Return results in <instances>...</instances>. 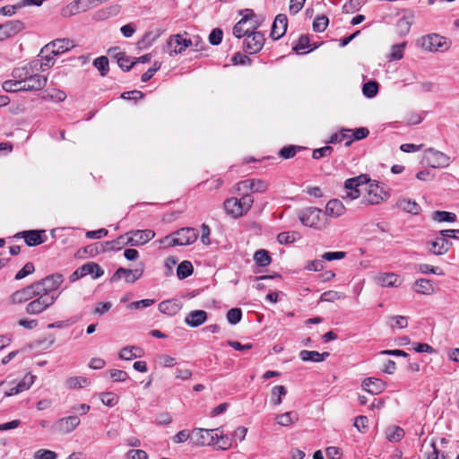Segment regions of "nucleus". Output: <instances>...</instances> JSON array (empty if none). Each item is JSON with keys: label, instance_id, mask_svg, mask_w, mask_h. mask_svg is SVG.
<instances>
[{"label": "nucleus", "instance_id": "obj_48", "mask_svg": "<svg viewBox=\"0 0 459 459\" xmlns=\"http://www.w3.org/2000/svg\"><path fill=\"white\" fill-rule=\"evenodd\" d=\"M329 23V20L327 16L322 14L317 17L313 22V30L316 32H323L325 30Z\"/></svg>", "mask_w": 459, "mask_h": 459}, {"label": "nucleus", "instance_id": "obj_46", "mask_svg": "<svg viewBox=\"0 0 459 459\" xmlns=\"http://www.w3.org/2000/svg\"><path fill=\"white\" fill-rule=\"evenodd\" d=\"M79 13H82V10L78 4L77 0H74L72 3L68 4L61 10V15L63 17H71Z\"/></svg>", "mask_w": 459, "mask_h": 459}, {"label": "nucleus", "instance_id": "obj_26", "mask_svg": "<svg viewBox=\"0 0 459 459\" xmlns=\"http://www.w3.org/2000/svg\"><path fill=\"white\" fill-rule=\"evenodd\" d=\"M345 206L339 199H332L326 204L325 216L340 217L345 212Z\"/></svg>", "mask_w": 459, "mask_h": 459}, {"label": "nucleus", "instance_id": "obj_20", "mask_svg": "<svg viewBox=\"0 0 459 459\" xmlns=\"http://www.w3.org/2000/svg\"><path fill=\"white\" fill-rule=\"evenodd\" d=\"M223 207L226 213L233 218H238L245 214L241 202L237 197L227 198L223 203Z\"/></svg>", "mask_w": 459, "mask_h": 459}, {"label": "nucleus", "instance_id": "obj_45", "mask_svg": "<svg viewBox=\"0 0 459 459\" xmlns=\"http://www.w3.org/2000/svg\"><path fill=\"white\" fill-rule=\"evenodd\" d=\"M93 65H94V67H96L98 69V71L100 72L101 76H105L109 70L108 59L105 56L97 57L93 61Z\"/></svg>", "mask_w": 459, "mask_h": 459}, {"label": "nucleus", "instance_id": "obj_27", "mask_svg": "<svg viewBox=\"0 0 459 459\" xmlns=\"http://www.w3.org/2000/svg\"><path fill=\"white\" fill-rule=\"evenodd\" d=\"M330 355L329 352L325 351L320 353L316 351H307L303 350L299 352V358L303 361H314V362H321L324 361Z\"/></svg>", "mask_w": 459, "mask_h": 459}, {"label": "nucleus", "instance_id": "obj_42", "mask_svg": "<svg viewBox=\"0 0 459 459\" xmlns=\"http://www.w3.org/2000/svg\"><path fill=\"white\" fill-rule=\"evenodd\" d=\"M287 394V389L284 385H276L272 389L271 403L273 405H279L281 403V396Z\"/></svg>", "mask_w": 459, "mask_h": 459}, {"label": "nucleus", "instance_id": "obj_47", "mask_svg": "<svg viewBox=\"0 0 459 459\" xmlns=\"http://www.w3.org/2000/svg\"><path fill=\"white\" fill-rule=\"evenodd\" d=\"M378 83L376 81H368L363 84L362 92L368 98H373L377 94Z\"/></svg>", "mask_w": 459, "mask_h": 459}, {"label": "nucleus", "instance_id": "obj_53", "mask_svg": "<svg viewBox=\"0 0 459 459\" xmlns=\"http://www.w3.org/2000/svg\"><path fill=\"white\" fill-rule=\"evenodd\" d=\"M100 400L104 405L113 407L117 403L118 396L112 392H105L100 394Z\"/></svg>", "mask_w": 459, "mask_h": 459}, {"label": "nucleus", "instance_id": "obj_3", "mask_svg": "<svg viewBox=\"0 0 459 459\" xmlns=\"http://www.w3.org/2000/svg\"><path fill=\"white\" fill-rule=\"evenodd\" d=\"M63 281L64 276L61 273H54L35 281V284L39 287L38 290L39 295L58 297L56 290Z\"/></svg>", "mask_w": 459, "mask_h": 459}, {"label": "nucleus", "instance_id": "obj_49", "mask_svg": "<svg viewBox=\"0 0 459 459\" xmlns=\"http://www.w3.org/2000/svg\"><path fill=\"white\" fill-rule=\"evenodd\" d=\"M182 38L183 36L180 34L171 35L169 38L167 44L170 55L175 54V50L182 47Z\"/></svg>", "mask_w": 459, "mask_h": 459}, {"label": "nucleus", "instance_id": "obj_33", "mask_svg": "<svg viewBox=\"0 0 459 459\" xmlns=\"http://www.w3.org/2000/svg\"><path fill=\"white\" fill-rule=\"evenodd\" d=\"M377 282L382 287H394L397 286L398 275L394 273H381L376 278Z\"/></svg>", "mask_w": 459, "mask_h": 459}, {"label": "nucleus", "instance_id": "obj_41", "mask_svg": "<svg viewBox=\"0 0 459 459\" xmlns=\"http://www.w3.org/2000/svg\"><path fill=\"white\" fill-rule=\"evenodd\" d=\"M194 267L189 261L181 262L177 268V275L178 279L183 280L193 273Z\"/></svg>", "mask_w": 459, "mask_h": 459}, {"label": "nucleus", "instance_id": "obj_12", "mask_svg": "<svg viewBox=\"0 0 459 459\" xmlns=\"http://www.w3.org/2000/svg\"><path fill=\"white\" fill-rule=\"evenodd\" d=\"M41 69L42 64L40 63V60L36 59L22 67L13 69L12 76L25 84V81L30 78V75L32 74V73L39 72Z\"/></svg>", "mask_w": 459, "mask_h": 459}, {"label": "nucleus", "instance_id": "obj_43", "mask_svg": "<svg viewBox=\"0 0 459 459\" xmlns=\"http://www.w3.org/2000/svg\"><path fill=\"white\" fill-rule=\"evenodd\" d=\"M65 384L67 387L74 389L89 385L90 381L84 377H71L66 379Z\"/></svg>", "mask_w": 459, "mask_h": 459}, {"label": "nucleus", "instance_id": "obj_15", "mask_svg": "<svg viewBox=\"0 0 459 459\" xmlns=\"http://www.w3.org/2000/svg\"><path fill=\"white\" fill-rule=\"evenodd\" d=\"M363 190L365 195H363L362 203L365 204H377L384 200L382 194L385 195V193L377 184L369 183Z\"/></svg>", "mask_w": 459, "mask_h": 459}, {"label": "nucleus", "instance_id": "obj_59", "mask_svg": "<svg viewBox=\"0 0 459 459\" xmlns=\"http://www.w3.org/2000/svg\"><path fill=\"white\" fill-rule=\"evenodd\" d=\"M223 37V31L220 28H215L212 30L209 35V43L212 46H218L221 44Z\"/></svg>", "mask_w": 459, "mask_h": 459}, {"label": "nucleus", "instance_id": "obj_36", "mask_svg": "<svg viewBox=\"0 0 459 459\" xmlns=\"http://www.w3.org/2000/svg\"><path fill=\"white\" fill-rule=\"evenodd\" d=\"M3 89L6 92L26 91L25 84L16 79L7 80L3 83Z\"/></svg>", "mask_w": 459, "mask_h": 459}, {"label": "nucleus", "instance_id": "obj_39", "mask_svg": "<svg viewBox=\"0 0 459 459\" xmlns=\"http://www.w3.org/2000/svg\"><path fill=\"white\" fill-rule=\"evenodd\" d=\"M116 58H117V65L118 66L123 70V71H130L134 65H135V62L134 61H131L130 57L128 56H126L125 53L123 52H119L116 55Z\"/></svg>", "mask_w": 459, "mask_h": 459}, {"label": "nucleus", "instance_id": "obj_51", "mask_svg": "<svg viewBox=\"0 0 459 459\" xmlns=\"http://www.w3.org/2000/svg\"><path fill=\"white\" fill-rule=\"evenodd\" d=\"M352 139L345 143V146H350L353 141H359L366 138L369 134V130L367 127H359L351 132Z\"/></svg>", "mask_w": 459, "mask_h": 459}, {"label": "nucleus", "instance_id": "obj_56", "mask_svg": "<svg viewBox=\"0 0 459 459\" xmlns=\"http://www.w3.org/2000/svg\"><path fill=\"white\" fill-rule=\"evenodd\" d=\"M242 311L240 308H231L227 312V320L231 325H236L241 321Z\"/></svg>", "mask_w": 459, "mask_h": 459}, {"label": "nucleus", "instance_id": "obj_40", "mask_svg": "<svg viewBox=\"0 0 459 459\" xmlns=\"http://www.w3.org/2000/svg\"><path fill=\"white\" fill-rule=\"evenodd\" d=\"M254 260L257 265L264 267L271 264L272 258L268 251L264 249H259L255 253Z\"/></svg>", "mask_w": 459, "mask_h": 459}, {"label": "nucleus", "instance_id": "obj_50", "mask_svg": "<svg viewBox=\"0 0 459 459\" xmlns=\"http://www.w3.org/2000/svg\"><path fill=\"white\" fill-rule=\"evenodd\" d=\"M302 147L298 145H287L282 147L279 152V156L282 159H290L295 156L298 151H300Z\"/></svg>", "mask_w": 459, "mask_h": 459}, {"label": "nucleus", "instance_id": "obj_13", "mask_svg": "<svg viewBox=\"0 0 459 459\" xmlns=\"http://www.w3.org/2000/svg\"><path fill=\"white\" fill-rule=\"evenodd\" d=\"M80 422L79 417L75 415L61 418L54 423L51 430L54 433L68 434L75 429Z\"/></svg>", "mask_w": 459, "mask_h": 459}, {"label": "nucleus", "instance_id": "obj_17", "mask_svg": "<svg viewBox=\"0 0 459 459\" xmlns=\"http://www.w3.org/2000/svg\"><path fill=\"white\" fill-rule=\"evenodd\" d=\"M45 230H23L18 232L14 237L24 238L25 244L29 247H36L46 241V237L42 236Z\"/></svg>", "mask_w": 459, "mask_h": 459}, {"label": "nucleus", "instance_id": "obj_2", "mask_svg": "<svg viewBox=\"0 0 459 459\" xmlns=\"http://www.w3.org/2000/svg\"><path fill=\"white\" fill-rule=\"evenodd\" d=\"M298 217L301 223L307 227L322 229L325 227V221H323L325 214L321 209L316 207H306L298 212Z\"/></svg>", "mask_w": 459, "mask_h": 459}, {"label": "nucleus", "instance_id": "obj_37", "mask_svg": "<svg viewBox=\"0 0 459 459\" xmlns=\"http://www.w3.org/2000/svg\"><path fill=\"white\" fill-rule=\"evenodd\" d=\"M431 219L437 222H454L456 220V215L449 212L435 211L431 214Z\"/></svg>", "mask_w": 459, "mask_h": 459}, {"label": "nucleus", "instance_id": "obj_32", "mask_svg": "<svg viewBox=\"0 0 459 459\" xmlns=\"http://www.w3.org/2000/svg\"><path fill=\"white\" fill-rule=\"evenodd\" d=\"M412 22H413V14L412 13H410L408 15H403V17H401L396 23V28H397L398 33L403 36L408 34L410 31V29H411V26L412 24Z\"/></svg>", "mask_w": 459, "mask_h": 459}, {"label": "nucleus", "instance_id": "obj_9", "mask_svg": "<svg viewBox=\"0 0 459 459\" xmlns=\"http://www.w3.org/2000/svg\"><path fill=\"white\" fill-rule=\"evenodd\" d=\"M424 160L432 168H446L451 162L448 155L433 148H429L424 152Z\"/></svg>", "mask_w": 459, "mask_h": 459}, {"label": "nucleus", "instance_id": "obj_11", "mask_svg": "<svg viewBox=\"0 0 459 459\" xmlns=\"http://www.w3.org/2000/svg\"><path fill=\"white\" fill-rule=\"evenodd\" d=\"M74 47V41L69 39H56L45 45L42 48L40 54L51 53L53 56H57L70 50Z\"/></svg>", "mask_w": 459, "mask_h": 459}, {"label": "nucleus", "instance_id": "obj_10", "mask_svg": "<svg viewBox=\"0 0 459 459\" xmlns=\"http://www.w3.org/2000/svg\"><path fill=\"white\" fill-rule=\"evenodd\" d=\"M126 244L131 247L143 246L155 237V232L152 230H131L126 234Z\"/></svg>", "mask_w": 459, "mask_h": 459}, {"label": "nucleus", "instance_id": "obj_31", "mask_svg": "<svg viewBox=\"0 0 459 459\" xmlns=\"http://www.w3.org/2000/svg\"><path fill=\"white\" fill-rule=\"evenodd\" d=\"M181 308L177 300H164L159 304V310L166 315H176Z\"/></svg>", "mask_w": 459, "mask_h": 459}, {"label": "nucleus", "instance_id": "obj_23", "mask_svg": "<svg viewBox=\"0 0 459 459\" xmlns=\"http://www.w3.org/2000/svg\"><path fill=\"white\" fill-rule=\"evenodd\" d=\"M362 387L372 394H378L385 388V383L379 378L368 377L363 380Z\"/></svg>", "mask_w": 459, "mask_h": 459}, {"label": "nucleus", "instance_id": "obj_29", "mask_svg": "<svg viewBox=\"0 0 459 459\" xmlns=\"http://www.w3.org/2000/svg\"><path fill=\"white\" fill-rule=\"evenodd\" d=\"M396 206L406 212L415 215L420 213L421 210L420 204L411 199H401L397 201Z\"/></svg>", "mask_w": 459, "mask_h": 459}, {"label": "nucleus", "instance_id": "obj_22", "mask_svg": "<svg viewBox=\"0 0 459 459\" xmlns=\"http://www.w3.org/2000/svg\"><path fill=\"white\" fill-rule=\"evenodd\" d=\"M246 22L244 21H238L233 27V35L238 38H243L246 37L247 34H249L252 30H257L260 26L258 22H252L249 23L248 26H247Z\"/></svg>", "mask_w": 459, "mask_h": 459}, {"label": "nucleus", "instance_id": "obj_8", "mask_svg": "<svg viewBox=\"0 0 459 459\" xmlns=\"http://www.w3.org/2000/svg\"><path fill=\"white\" fill-rule=\"evenodd\" d=\"M91 275L93 279H98L104 274L103 269L94 262H89L77 268L69 277L71 282H74L82 277Z\"/></svg>", "mask_w": 459, "mask_h": 459}, {"label": "nucleus", "instance_id": "obj_14", "mask_svg": "<svg viewBox=\"0 0 459 459\" xmlns=\"http://www.w3.org/2000/svg\"><path fill=\"white\" fill-rule=\"evenodd\" d=\"M38 289L39 287L35 282H33L21 290H18L11 295V302L13 304H20L33 299L36 296L39 295Z\"/></svg>", "mask_w": 459, "mask_h": 459}, {"label": "nucleus", "instance_id": "obj_19", "mask_svg": "<svg viewBox=\"0 0 459 459\" xmlns=\"http://www.w3.org/2000/svg\"><path fill=\"white\" fill-rule=\"evenodd\" d=\"M268 184L261 179H247L237 184V191L249 189L251 192L264 193L267 190Z\"/></svg>", "mask_w": 459, "mask_h": 459}, {"label": "nucleus", "instance_id": "obj_52", "mask_svg": "<svg viewBox=\"0 0 459 459\" xmlns=\"http://www.w3.org/2000/svg\"><path fill=\"white\" fill-rule=\"evenodd\" d=\"M133 273L131 269L119 267L110 278V281L115 282L119 281L122 277H125L126 281L128 283V279L132 278Z\"/></svg>", "mask_w": 459, "mask_h": 459}, {"label": "nucleus", "instance_id": "obj_64", "mask_svg": "<svg viewBox=\"0 0 459 459\" xmlns=\"http://www.w3.org/2000/svg\"><path fill=\"white\" fill-rule=\"evenodd\" d=\"M128 459H148V455L144 450L133 449L127 453Z\"/></svg>", "mask_w": 459, "mask_h": 459}, {"label": "nucleus", "instance_id": "obj_4", "mask_svg": "<svg viewBox=\"0 0 459 459\" xmlns=\"http://www.w3.org/2000/svg\"><path fill=\"white\" fill-rule=\"evenodd\" d=\"M450 41L438 34H429L420 39V46L428 51H446L450 48Z\"/></svg>", "mask_w": 459, "mask_h": 459}, {"label": "nucleus", "instance_id": "obj_38", "mask_svg": "<svg viewBox=\"0 0 459 459\" xmlns=\"http://www.w3.org/2000/svg\"><path fill=\"white\" fill-rule=\"evenodd\" d=\"M385 437L390 442H399L404 437V430L400 427L393 426L386 429Z\"/></svg>", "mask_w": 459, "mask_h": 459}, {"label": "nucleus", "instance_id": "obj_18", "mask_svg": "<svg viewBox=\"0 0 459 459\" xmlns=\"http://www.w3.org/2000/svg\"><path fill=\"white\" fill-rule=\"evenodd\" d=\"M287 27H288L287 16L283 13L278 14L273 22L270 37L273 40L280 39L286 33Z\"/></svg>", "mask_w": 459, "mask_h": 459}, {"label": "nucleus", "instance_id": "obj_7", "mask_svg": "<svg viewBox=\"0 0 459 459\" xmlns=\"http://www.w3.org/2000/svg\"><path fill=\"white\" fill-rule=\"evenodd\" d=\"M264 42L265 39L264 34L254 30L246 36L243 42V48L249 55L256 54L263 48Z\"/></svg>", "mask_w": 459, "mask_h": 459}, {"label": "nucleus", "instance_id": "obj_60", "mask_svg": "<svg viewBox=\"0 0 459 459\" xmlns=\"http://www.w3.org/2000/svg\"><path fill=\"white\" fill-rule=\"evenodd\" d=\"M231 61L234 65H250L252 64V59L240 52L235 53Z\"/></svg>", "mask_w": 459, "mask_h": 459}, {"label": "nucleus", "instance_id": "obj_55", "mask_svg": "<svg viewBox=\"0 0 459 459\" xmlns=\"http://www.w3.org/2000/svg\"><path fill=\"white\" fill-rule=\"evenodd\" d=\"M367 0H350L342 6V11L349 13L358 11Z\"/></svg>", "mask_w": 459, "mask_h": 459}, {"label": "nucleus", "instance_id": "obj_24", "mask_svg": "<svg viewBox=\"0 0 459 459\" xmlns=\"http://www.w3.org/2000/svg\"><path fill=\"white\" fill-rule=\"evenodd\" d=\"M207 320V313L204 310H193L186 317L185 322L191 327H197Z\"/></svg>", "mask_w": 459, "mask_h": 459}, {"label": "nucleus", "instance_id": "obj_16", "mask_svg": "<svg viewBox=\"0 0 459 459\" xmlns=\"http://www.w3.org/2000/svg\"><path fill=\"white\" fill-rule=\"evenodd\" d=\"M24 24L20 20L9 21L0 24V41L13 37L24 29Z\"/></svg>", "mask_w": 459, "mask_h": 459}, {"label": "nucleus", "instance_id": "obj_57", "mask_svg": "<svg viewBox=\"0 0 459 459\" xmlns=\"http://www.w3.org/2000/svg\"><path fill=\"white\" fill-rule=\"evenodd\" d=\"M34 272H35L34 264L30 262H28L27 264H25V265L20 271H18V273L14 276V279L17 281L22 280V279L25 278L26 276L33 273Z\"/></svg>", "mask_w": 459, "mask_h": 459}, {"label": "nucleus", "instance_id": "obj_5", "mask_svg": "<svg viewBox=\"0 0 459 459\" xmlns=\"http://www.w3.org/2000/svg\"><path fill=\"white\" fill-rule=\"evenodd\" d=\"M219 431V429H194L191 433V442L196 446L214 445Z\"/></svg>", "mask_w": 459, "mask_h": 459}, {"label": "nucleus", "instance_id": "obj_30", "mask_svg": "<svg viewBox=\"0 0 459 459\" xmlns=\"http://www.w3.org/2000/svg\"><path fill=\"white\" fill-rule=\"evenodd\" d=\"M299 420V415L296 411H287L275 417V421L281 426H290Z\"/></svg>", "mask_w": 459, "mask_h": 459}, {"label": "nucleus", "instance_id": "obj_6", "mask_svg": "<svg viewBox=\"0 0 459 459\" xmlns=\"http://www.w3.org/2000/svg\"><path fill=\"white\" fill-rule=\"evenodd\" d=\"M57 296H36L25 307L29 315H39L51 307L56 300Z\"/></svg>", "mask_w": 459, "mask_h": 459}, {"label": "nucleus", "instance_id": "obj_35", "mask_svg": "<svg viewBox=\"0 0 459 459\" xmlns=\"http://www.w3.org/2000/svg\"><path fill=\"white\" fill-rule=\"evenodd\" d=\"M370 178L367 174H361L356 178H348L344 182L345 188H351L352 186H358V187H362L363 186L369 184Z\"/></svg>", "mask_w": 459, "mask_h": 459}, {"label": "nucleus", "instance_id": "obj_44", "mask_svg": "<svg viewBox=\"0 0 459 459\" xmlns=\"http://www.w3.org/2000/svg\"><path fill=\"white\" fill-rule=\"evenodd\" d=\"M406 42H403L401 44L393 45L391 48V52L388 56V60L394 61L402 59L403 57V50L406 47Z\"/></svg>", "mask_w": 459, "mask_h": 459}, {"label": "nucleus", "instance_id": "obj_58", "mask_svg": "<svg viewBox=\"0 0 459 459\" xmlns=\"http://www.w3.org/2000/svg\"><path fill=\"white\" fill-rule=\"evenodd\" d=\"M333 148L330 145L324 146L322 148L315 149L312 152V157L315 160L321 159L323 157H328L332 154Z\"/></svg>", "mask_w": 459, "mask_h": 459}, {"label": "nucleus", "instance_id": "obj_1", "mask_svg": "<svg viewBox=\"0 0 459 459\" xmlns=\"http://www.w3.org/2000/svg\"><path fill=\"white\" fill-rule=\"evenodd\" d=\"M198 238V231L194 228H182L171 235L166 236L161 243H166L168 247L187 246L195 243Z\"/></svg>", "mask_w": 459, "mask_h": 459}, {"label": "nucleus", "instance_id": "obj_54", "mask_svg": "<svg viewBox=\"0 0 459 459\" xmlns=\"http://www.w3.org/2000/svg\"><path fill=\"white\" fill-rule=\"evenodd\" d=\"M345 295L343 293L335 291V290H327L322 293L320 297L321 301L325 302H334L335 300L344 299Z\"/></svg>", "mask_w": 459, "mask_h": 459}, {"label": "nucleus", "instance_id": "obj_61", "mask_svg": "<svg viewBox=\"0 0 459 459\" xmlns=\"http://www.w3.org/2000/svg\"><path fill=\"white\" fill-rule=\"evenodd\" d=\"M296 232H281L277 236L280 244H291L296 240Z\"/></svg>", "mask_w": 459, "mask_h": 459}, {"label": "nucleus", "instance_id": "obj_34", "mask_svg": "<svg viewBox=\"0 0 459 459\" xmlns=\"http://www.w3.org/2000/svg\"><path fill=\"white\" fill-rule=\"evenodd\" d=\"M415 290L418 293L430 295L434 292L432 281L429 279H420L415 281Z\"/></svg>", "mask_w": 459, "mask_h": 459}, {"label": "nucleus", "instance_id": "obj_25", "mask_svg": "<svg viewBox=\"0 0 459 459\" xmlns=\"http://www.w3.org/2000/svg\"><path fill=\"white\" fill-rule=\"evenodd\" d=\"M452 246V242L445 238L437 237L435 240L431 242L430 252L436 255H441L446 254Z\"/></svg>", "mask_w": 459, "mask_h": 459}, {"label": "nucleus", "instance_id": "obj_21", "mask_svg": "<svg viewBox=\"0 0 459 459\" xmlns=\"http://www.w3.org/2000/svg\"><path fill=\"white\" fill-rule=\"evenodd\" d=\"M47 77L40 75L39 72L32 73L25 81V91H39L43 89L47 84Z\"/></svg>", "mask_w": 459, "mask_h": 459}, {"label": "nucleus", "instance_id": "obj_62", "mask_svg": "<svg viewBox=\"0 0 459 459\" xmlns=\"http://www.w3.org/2000/svg\"><path fill=\"white\" fill-rule=\"evenodd\" d=\"M34 459H56V452L48 449H39L34 454Z\"/></svg>", "mask_w": 459, "mask_h": 459}, {"label": "nucleus", "instance_id": "obj_63", "mask_svg": "<svg viewBox=\"0 0 459 459\" xmlns=\"http://www.w3.org/2000/svg\"><path fill=\"white\" fill-rule=\"evenodd\" d=\"M241 202L242 210H244L245 213H247L252 207L254 203V198L251 195L247 193H243V195L238 198Z\"/></svg>", "mask_w": 459, "mask_h": 459}, {"label": "nucleus", "instance_id": "obj_28", "mask_svg": "<svg viewBox=\"0 0 459 459\" xmlns=\"http://www.w3.org/2000/svg\"><path fill=\"white\" fill-rule=\"evenodd\" d=\"M124 246H128V244H126V235H121L117 239L111 241L100 243L101 252L119 250Z\"/></svg>", "mask_w": 459, "mask_h": 459}]
</instances>
